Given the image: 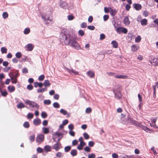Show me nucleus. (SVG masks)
<instances>
[{
	"label": "nucleus",
	"mask_w": 158,
	"mask_h": 158,
	"mask_svg": "<svg viewBox=\"0 0 158 158\" xmlns=\"http://www.w3.org/2000/svg\"><path fill=\"white\" fill-rule=\"evenodd\" d=\"M41 116L42 118H45L47 117V114L45 112L43 111L41 113Z\"/></svg>",
	"instance_id": "58836bf2"
},
{
	"label": "nucleus",
	"mask_w": 158,
	"mask_h": 158,
	"mask_svg": "<svg viewBox=\"0 0 158 158\" xmlns=\"http://www.w3.org/2000/svg\"><path fill=\"white\" fill-rule=\"evenodd\" d=\"M43 84L45 87L49 86L51 84L49 81L48 80H45Z\"/></svg>",
	"instance_id": "412c9836"
},
{
	"label": "nucleus",
	"mask_w": 158,
	"mask_h": 158,
	"mask_svg": "<svg viewBox=\"0 0 158 158\" xmlns=\"http://www.w3.org/2000/svg\"><path fill=\"white\" fill-rule=\"evenodd\" d=\"M85 151L87 152H89L90 151V148L88 146H86L84 148Z\"/></svg>",
	"instance_id": "680f3d73"
},
{
	"label": "nucleus",
	"mask_w": 158,
	"mask_h": 158,
	"mask_svg": "<svg viewBox=\"0 0 158 158\" xmlns=\"http://www.w3.org/2000/svg\"><path fill=\"white\" fill-rule=\"evenodd\" d=\"M86 73L87 75L90 78L93 77L94 76V73L92 71H88Z\"/></svg>",
	"instance_id": "6ab92c4d"
},
{
	"label": "nucleus",
	"mask_w": 158,
	"mask_h": 158,
	"mask_svg": "<svg viewBox=\"0 0 158 158\" xmlns=\"http://www.w3.org/2000/svg\"><path fill=\"white\" fill-rule=\"evenodd\" d=\"M8 13L6 12H4L2 14L3 18L6 19L8 17Z\"/></svg>",
	"instance_id": "c03bdc74"
},
{
	"label": "nucleus",
	"mask_w": 158,
	"mask_h": 158,
	"mask_svg": "<svg viewBox=\"0 0 158 158\" xmlns=\"http://www.w3.org/2000/svg\"><path fill=\"white\" fill-rule=\"evenodd\" d=\"M113 91L115 98L118 99H119L121 98L122 95L119 89H114V90Z\"/></svg>",
	"instance_id": "39448f33"
},
{
	"label": "nucleus",
	"mask_w": 158,
	"mask_h": 158,
	"mask_svg": "<svg viewBox=\"0 0 158 158\" xmlns=\"http://www.w3.org/2000/svg\"><path fill=\"white\" fill-rule=\"evenodd\" d=\"M51 147L48 145H46L44 147V149L45 151L46 152H49L51 151Z\"/></svg>",
	"instance_id": "f3484780"
},
{
	"label": "nucleus",
	"mask_w": 158,
	"mask_h": 158,
	"mask_svg": "<svg viewBox=\"0 0 158 158\" xmlns=\"http://www.w3.org/2000/svg\"><path fill=\"white\" fill-rule=\"evenodd\" d=\"M114 77L118 79H126L127 76L124 75H116L114 76Z\"/></svg>",
	"instance_id": "a211bd4d"
},
{
	"label": "nucleus",
	"mask_w": 158,
	"mask_h": 158,
	"mask_svg": "<svg viewBox=\"0 0 158 158\" xmlns=\"http://www.w3.org/2000/svg\"><path fill=\"white\" fill-rule=\"evenodd\" d=\"M60 4V6L63 8H65L67 7V3L64 1H61Z\"/></svg>",
	"instance_id": "4468645a"
},
{
	"label": "nucleus",
	"mask_w": 158,
	"mask_h": 158,
	"mask_svg": "<svg viewBox=\"0 0 158 158\" xmlns=\"http://www.w3.org/2000/svg\"><path fill=\"white\" fill-rule=\"evenodd\" d=\"M67 17L69 20H72L74 19V16L72 15H68Z\"/></svg>",
	"instance_id": "4d7b16f0"
},
{
	"label": "nucleus",
	"mask_w": 158,
	"mask_h": 158,
	"mask_svg": "<svg viewBox=\"0 0 158 158\" xmlns=\"http://www.w3.org/2000/svg\"><path fill=\"white\" fill-rule=\"evenodd\" d=\"M71 147L69 146H67L64 148V151L65 152H69L71 149Z\"/></svg>",
	"instance_id": "79ce46f5"
},
{
	"label": "nucleus",
	"mask_w": 158,
	"mask_h": 158,
	"mask_svg": "<svg viewBox=\"0 0 158 158\" xmlns=\"http://www.w3.org/2000/svg\"><path fill=\"white\" fill-rule=\"evenodd\" d=\"M139 48V47L135 45H133L131 47V50L134 52L136 51Z\"/></svg>",
	"instance_id": "4be33fe9"
},
{
	"label": "nucleus",
	"mask_w": 158,
	"mask_h": 158,
	"mask_svg": "<svg viewBox=\"0 0 158 158\" xmlns=\"http://www.w3.org/2000/svg\"><path fill=\"white\" fill-rule=\"evenodd\" d=\"M110 9V15L111 16L113 17L116 14L117 11L115 9L113 10L111 9Z\"/></svg>",
	"instance_id": "cd10ccee"
},
{
	"label": "nucleus",
	"mask_w": 158,
	"mask_h": 158,
	"mask_svg": "<svg viewBox=\"0 0 158 158\" xmlns=\"http://www.w3.org/2000/svg\"><path fill=\"white\" fill-rule=\"evenodd\" d=\"M37 151L38 152L40 153L43 152V149L40 147H38L36 149Z\"/></svg>",
	"instance_id": "864d4df0"
},
{
	"label": "nucleus",
	"mask_w": 158,
	"mask_h": 158,
	"mask_svg": "<svg viewBox=\"0 0 158 158\" xmlns=\"http://www.w3.org/2000/svg\"><path fill=\"white\" fill-rule=\"evenodd\" d=\"M23 126L25 128H28L30 126V125L29 122H25L23 124Z\"/></svg>",
	"instance_id": "72a5a7b5"
},
{
	"label": "nucleus",
	"mask_w": 158,
	"mask_h": 158,
	"mask_svg": "<svg viewBox=\"0 0 158 158\" xmlns=\"http://www.w3.org/2000/svg\"><path fill=\"white\" fill-rule=\"evenodd\" d=\"M53 106L56 108H58L60 107V105L57 102H55L53 103Z\"/></svg>",
	"instance_id": "4c0bfd02"
},
{
	"label": "nucleus",
	"mask_w": 158,
	"mask_h": 158,
	"mask_svg": "<svg viewBox=\"0 0 158 158\" xmlns=\"http://www.w3.org/2000/svg\"><path fill=\"white\" fill-rule=\"evenodd\" d=\"M60 111L61 114H63L64 115H66L67 114H68V115H69L70 114L69 113L68 114L66 110H65L63 109H61Z\"/></svg>",
	"instance_id": "b1692460"
},
{
	"label": "nucleus",
	"mask_w": 158,
	"mask_h": 158,
	"mask_svg": "<svg viewBox=\"0 0 158 158\" xmlns=\"http://www.w3.org/2000/svg\"><path fill=\"white\" fill-rule=\"evenodd\" d=\"M33 115L32 113H29L27 115V118L28 119H31L33 118Z\"/></svg>",
	"instance_id": "ea45409f"
},
{
	"label": "nucleus",
	"mask_w": 158,
	"mask_h": 158,
	"mask_svg": "<svg viewBox=\"0 0 158 158\" xmlns=\"http://www.w3.org/2000/svg\"><path fill=\"white\" fill-rule=\"evenodd\" d=\"M111 44L112 45L113 48H117L118 44L117 41L115 40H113L111 42Z\"/></svg>",
	"instance_id": "a878e982"
},
{
	"label": "nucleus",
	"mask_w": 158,
	"mask_h": 158,
	"mask_svg": "<svg viewBox=\"0 0 158 158\" xmlns=\"http://www.w3.org/2000/svg\"><path fill=\"white\" fill-rule=\"evenodd\" d=\"M143 15L145 17L148 15V13L147 10H145L143 11Z\"/></svg>",
	"instance_id": "69168bd1"
},
{
	"label": "nucleus",
	"mask_w": 158,
	"mask_h": 158,
	"mask_svg": "<svg viewBox=\"0 0 158 158\" xmlns=\"http://www.w3.org/2000/svg\"><path fill=\"white\" fill-rule=\"evenodd\" d=\"M93 17L92 16H90L89 17L88 19V21L89 23H91L93 20Z\"/></svg>",
	"instance_id": "774afa93"
},
{
	"label": "nucleus",
	"mask_w": 158,
	"mask_h": 158,
	"mask_svg": "<svg viewBox=\"0 0 158 158\" xmlns=\"http://www.w3.org/2000/svg\"><path fill=\"white\" fill-rule=\"evenodd\" d=\"M151 62L156 63V64L158 65V59L154 56L151 57Z\"/></svg>",
	"instance_id": "dca6fc26"
},
{
	"label": "nucleus",
	"mask_w": 158,
	"mask_h": 158,
	"mask_svg": "<svg viewBox=\"0 0 158 158\" xmlns=\"http://www.w3.org/2000/svg\"><path fill=\"white\" fill-rule=\"evenodd\" d=\"M91 109L90 107L87 108L85 110V113H90L91 111Z\"/></svg>",
	"instance_id": "603ef678"
},
{
	"label": "nucleus",
	"mask_w": 158,
	"mask_h": 158,
	"mask_svg": "<svg viewBox=\"0 0 158 158\" xmlns=\"http://www.w3.org/2000/svg\"><path fill=\"white\" fill-rule=\"evenodd\" d=\"M7 49L5 47H2L1 48V52L2 53H6L7 52Z\"/></svg>",
	"instance_id": "f704fd0d"
},
{
	"label": "nucleus",
	"mask_w": 158,
	"mask_h": 158,
	"mask_svg": "<svg viewBox=\"0 0 158 158\" xmlns=\"http://www.w3.org/2000/svg\"><path fill=\"white\" fill-rule=\"evenodd\" d=\"M1 95L4 96L6 97L7 95V93L6 91H2L1 93Z\"/></svg>",
	"instance_id": "13d9d810"
},
{
	"label": "nucleus",
	"mask_w": 158,
	"mask_h": 158,
	"mask_svg": "<svg viewBox=\"0 0 158 158\" xmlns=\"http://www.w3.org/2000/svg\"><path fill=\"white\" fill-rule=\"evenodd\" d=\"M45 77L44 75H40L38 77V80L40 81H42L44 80Z\"/></svg>",
	"instance_id": "a18cd8bd"
},
{
	"label": "nucleus",
	"mask_w": 158,
	"mask_h": 158,
	"mask_svg": "<svg viewBox=\"0 0 158 158\" xmlns=\"http://www.w3.org/2000/svg\"><path fill=\"white\" fill-rule=\"evenodd\" d=\"M44 139V135L42 134H39L38 135L36 139L37 142H43Z\"/></svg>",
	"instance_id": "423d86ee"
},
{
	"label": "nucleus",
	"mask_w": 158,
	"mask_h": 158,
	"mask_svg": "<svg viewBox=\"0 0 158 158\" xmlns=\"http://www.w3.org/2000/svg\"><path fill=\"white\" fill-rule=\"evenodd\" d=\"M95 28V27L94 26H89L87 27V28L90 30H93Z\"/></svg>",
	"instance_id": "5fc2aeb1"
},
{
	"label": "nucleus",
	"mask_w": 158,
	"mask_h": 158,
	"mask_svg": "<svg viewBox=\"0 0 158 158\" xmlns=\"http://www.w3.org/2000/svg\"><path fill=\"white\" fill-rule=\"evenodd\" d=\"M7 88L10 92H13L15 90V87L14 86H9Z\"/></svg>",
	"instance_id": "393cba45"
},
{
	"label": "nucleus",
	"mask_w": 158,
	"mask_h": 158,
	"mask_svg": "<svg viewBox=\"0 0 158 158\" xmlns=\"http://www.w3.org/2000/svg\"><path fill=\"white\" fill-rule=\"evenodd\" d=\"M23 73H28V69L26 68H24L22 70Z\"/></svg>",
	"instance_id": "338daca9"
},
{
	"label": "nucleus",
	"mask_w": 158,
	"mask_h": 158,
	"mask_svg": "<svg viewBox=\"0 0 158 158\" xmlns=\"http://www.w3.org/2000/svg\"><path fill=\"white\" fill-rule=\"evenodd\" d=\"M109 16L107 15H105L103 16V20L104 21H106L109 19Z\"/></svg>",
	"instance_id": "e2e57ef3"
},
{
	"label": "nucleus",
	"mask_w": 158,
	"mask_h": 158,
	"mask_svg": "<svg viewBox=\"0 0 158 158\" xmlns=\"http://www.w3.org/2000/svg\"><path fill=\"white\" fill-rule=\"evenodd\" d=\"M94 142L93 141H89L88 143V145L89 147H92L94 144Z\"/></svg>",
	"instance_id": "de8ad7c7"
},
{
	"label": "nucleus",
	"mask_w": 158,
	"mask_h": 158,
	"mask_svg": "<svg viewBox=\"0 0 158 158\" xmlns=\"http://www.w3.org/2000/svg\"><path fill=\"white\" fill-rule=\"evenodd\" d=\"M60 143H57L55 144L52 147V148L55 149L56 151H58L60 148Z\"/></svg>",
	"instance_id": "1a4fd4ad"
},
{
	"label": "nucleus",
	"mask_w": 158,
	"mask_h": 158,
	"mask_svg": "<svg viewBox=\"0 0 158 158\" xmlns=\"http://www.w3.org/2000/svg\"><path fill=\"white\" fill-rule=\"evenodd\" d=\"M70 154L73 156H76L77 154V150L76 149L72 150L70 152Z\"/></svg>",
	"instance_id": "bb28decb"
},
{
	"label": "nucleus",
	"mask_w": 158,
	"mask_h": 158,
	"mask_svg": "<svg viewBox=\"0 0 158 158\" xmlns=\"http://www.w3.org/2000/svg\"><path fill=\"white\" fill-rule=\"evenodd\" d=\"M116 32L119 34H120L122 32L124 34H126L127 32V29L123 27H118L115 29Z\"/></svg>",
	"instance_id": "20e7f679"
},
{
	"label": "nucleus",
	"mask_w": 158,
	"mask_h": 158,
	"mask_svg": "<svg viewBox=\"0 0 158 158\" xmlns=\"http://www.w3.org/2000/svg\"><path fill=\"white\" fill-rule=\"evenodd\" d=\"M85 144L86 143L85 142H81L77 147V148L79 150H82L83 149V147Z\"/></svg>",
	"instance_id": "2eb2a0df"
},
{
	"label": "nucleus",
	"mask_w": 158,
	"mask_h": 158,
	"mask_svg": "<svg viewBox=\"0 0 158 158\" xmlns=\"http://www.w3.org/2000/svg\"><path fill=\"white\" fill-rule=\"evenodd\" d=\"M22 60L24 62L26 61L30 62L31 60V59L30 58L28 57L27 56H24V57L22 58Z\"/></svg>",
	"instance_id": "7c9ffc66"
},
{
	"label": "nucleus",
	"mask_w": 158,
	"mask_h": 158,
	"mask_svg": "<svg viewBox=\"0 0 158 158\" xmlns=\"http://www.w3.org/2000/svg\"><path fill=\"white\" fill-rule=\"evenodd\" d=\"M77 36L72 31H69L66 28H63L60 35V41L66 45H69L73 48L79 50L81 49L76 40Z\"/></svg>",
	"instance_id": "f257e3e1"
},
{
	"label": "nucleus",
	"mask_w": 158,
	"mask_h": 158,
	"mask_svg": "<svg viewBox=\"0 0 158 158\" xmlns=\"http://www.w3.org/2000/svg\"><path fill=\"white\" fill-rule=\"evenodd\" d=\"M30 31V29L29 28H26L23 31V33L25 35L28 34Z\"/></svg>",
	"instance_id": "473e14b6"
},
{
	"label": "nucleus",
	"mask_w": 158,
	"mask_h": 158,
	"mask_svg": "<svg viewBox=\"0 0 158 158\" xmlns=\"http://www.w3.org/2000/svg\"><path fill=\"white\" fill-rule=\"evenodd\" d=\"M138 125L143 130L146 132H148L150 130V129L142 125L140 123H139Z\"/></svg>",
	"instance_id": "9b49d317"
},
{
	"label": "nucleus",
	"mask_w": 158,
	"mask_h": 158,
	"mask_svg": "<svg viewBox=\"0 0 158 158\" xmlns=\"http://www.w3.org/2000/svg\"><path fill=\"white\" fill-rule=\"evenodd\" d=\"M44 105H49L51 103V101L50 100H45L44 101Z\"/></svg>",
	"instance_id": "c9c22d12"
},
{
	"label": "nucleus",
	"mask_w": 158,
	"mask_h": 158,
	"mask_svg": "<svg viewBox=\"0 0 158 158\" xmlns=\"http://www.w3.org/2000/svg\"><path fill=\"white\" fill-rule=\"evenodd\" d=\"M83 135L85 139H87L89 138V136L87 133L84 132L83 133Z\"/></svg>",
	"instance_id": "49530a36"
},
{
	"label": "nucleus",
	"mask_w": 158,
	"mask_h": 158,
	"mask_svg": "<svg viewBox=\"0 0 158 158\" xmlns=\"http://www.w3.org/2000/svg\"><path fill=\"white\" fill-rule=\"evenodd\" d=\"M17 108L18 109H21L25 107L24 104L22 102H20L17 105Z\"/></svg>",
	"instance_id": "5701e85b"
},
{
	"label": "nucleus",
	"mask_w": 158,
	"mask_h": 158,
	"mask_svg": "<svg viewBox=\"0 0 158 158\" xmlns=\"http://www.w3.org/2000/svg\"><path fill=\"white\" fill-rule=\"evenodd\" d=\"M87 27V23L85 22L82 23L81 25V27L82 28H85Z\"/></svg>",
	"instance_id": "bf43d9fd"
},
{
	"label": "nucleus",
	"mask_w": 158,
	"mask_h": 158,
	"mask_svg": "<svg viewBox=\"0 0 158 158\" xmlns=\"http://www.w3.org/2000/svg\"><path fill=\"white\" fill-rule=\"evenodd\" d=\"M25 103L29 105V107L26 106V107L29 109L31 110H33V108H35L38 109L39 107V106L35 102L30 101L29 100H27L24 101Z\"/></svg>",
	"instance_id": "f03ea898"
},
{
	"label": "nucleus",
	"mask_w": 158,
	"mask_h": 158,
	"mask_svg": "<svg viewBox=\"0 0 158 158\" xmlns=\"http://www.w3.org/2000/svg\"><path fill=\"white\" fill-rule=\"evenodd\" d=\"M95 155L94 153H91V154L88 155V158H95Z\"/></svg>",
	"instance_id": "0e129e2a"
},
{
	"label": "nucleus",
	"mask_w": 158,
	"mask_h": 158,
	"mask_svg": "<svg viewBox=\"0 0 158 158\" xmlns=\"http://www.w3.org/2000/svg\"><path fill=\"white\" fill-rule=\"evenodd\" d=\"M11 68V67H6L3 68V70L5 72H7Z\"/></svg>",
	"instance_id": "3c124183"
},
{
	"label": "nucleus",
	"mask_w": 158,
	"mask_h": 158,
	"mask_svg": "<svg viewBox=\"0 0 158 158\" xmlns=\"http://www.w3.org/2000/svg\"><path fill=\"white\" fill-rule=\"evenodd\" d=\"M41 17L44 20V22L47 25H48L52 21V18H50L49 15L47 14L42 15Z\"/></svg>",
	"instance_id": "7ed1b4c3"
},
{
	"label": "nucleus",
	"mask_w": 158,
	"mask_h": 158,
	"mask_svg": "<svg viewBox=\"0 0 158 158\" xmlns=\"http://www.w3.org/2000/svg\"><path fill=\"white\" fill-rule=\"evenodd\" d=\"M33 88V86L31 85H29L27 86V89L29 90H32Z\"/></svg>",
	"instance_id": "6e6d98bb"
},
{
	"label": "nucleus",
	"mask_w": 158,
	"mask_h": 158,
	"mask_svg": "<svg viewBox=\"0 0 158 158\" xmlns=\"http://www.w3.org/2000/svg\"><path fill=\"white\" fill-rule=\"evenodd\" d=\"M43 132L44 134H47L49 132V129L48 128L43 127L42 128Z\"/></svg>",
	"instance_id": "c756f323"
},
{
	"label": "nucleus",
	"mask_w": 158,
	"mask_h": 158,
	"mask_svg": "<svg viewBox=\"0 0 158 158\" xmlns=\"http://www.w3.org/2000/svg\"><path fill=\"white\" fill-rule=\"evenodd\" d=\"M133 35L130 33H128L127 35L128 39L131 40L132 39Z\"/></svg>",
	"instance_id": "09e8293b"
},
{
	"label": "nucleus",
	"mask_w": 158,
	"mask_h": 158,
	"mask_svg": "<svg viewBox=\"0 0 158 158\" xmlns=\"http://www.w3.org/2000/svg\"><path fill=\"white\" fill-rule=\"evenodd\" d=\"M56 156L59 158H62L64 156V154L60 152H58L56 153Z\"/></svg>",
	"instance_id": "2f4dec72"
},
{
	"label": "nucleus",
	"mask_w": 158,
	"mask_h": 158,
	"mask_svg": "<svg viewBox=\"0 0 158 158\" xmlns=\"http://www.w3.org/2000/svg\"><path fill=\"white\" fill-rule=\"evenodd\" d=\"M123 22L126 25L128 26L130 24V22L128 16L125 17L123 20Z\"/></svg>",
	"instance_id": "9d476101"
},
{
	"label": "nucleus",
	"mask_w": 158,
	"mask_h": 158,
	"mask_svg": "<svg viewBox=\"0 0 158 158\" xmlns=\"http://www.w3.org/2000/svg\"><path fill=\"white\" fill-rule=\"evenodd\" d=\"M41 123L40 119L39 118L35 119L33 121V123L35 126H38L40 125Z\"/></svg>",
	"instance_id": "6e6552de"
},
{
	"label": "nucleus",
	"mask_w": 158,
	"mask_h": 158,
	"mask_svg": "<svg viewBox=\"0 0 158 158\" xmlns=\"http://www.w3.org/2000/svg\"><path fill=\"white\" fill-rule=\"evenodd\" d=\"M26 47L27 48V50L29 51H31L34 48L33 45L31 44H28L26 46Z\"/></svg>",
	"instance_id": "ddd939ff"
},
{
	"label": "nucleus",
	"mask_w": 158,
	"mask_h": 158,
	"mask_svg": "<svg viewBox=\"0 0 158 158\" xmlns=\"http://www.w3.org/2000/svg\"><path fill=\"white\" fill-rule=\"evenodd\" d=\"M133 6L137 10H140L142 8L141 5L139 4H134Z\"/></svg>",
	"instance_id": "f8f14e48"
},
{
	"label": "nucleus",
	"mask_w": 158,
	"mask_h": 158,
	"mask_svg": "<svg viewBox=\"0 0 158 158\" xmlns=\"http://www.w3.org/2000/svg\"><path fill=\"white\" fill-rule=\"evenodd\" d=\"M105 38V35L103 34H101L100 35V40H102L104 39Z\"/></svg>",
	"instance_id": "052dcab7"
},
{
	"label": "nucleus",
	"mask_w": 158,
	"mask_h": 158,
	"mask_svg": "<svg viewBox=\"0 0 158 158\" xmlns=\"http://www.w3.org/2000/svg\"><path fill=\"white\" fill-rule=\"evenodd\" d=\"M34 87L36 88L37 87H42L43 85V84L42 83H39L37 82H35L34 83Z\"/></svg>",
	"instance_id": "aec40b11"
},
{
	"label": "nucleus",
	"mask_w": 158,
	"mask_h": 158,
	"mask_svg": "<svg viewBox=\"0 0 158 158\" xmlns=\"http://www.w3.org/2000/svg\"><path fill=\"white\" fill-rule=\"evenodd\" d=\"M15 56L18 58H20L21 57L22 54L20 52H18L15 54Z\"/></svg>",
	"instance_id": "a19ab883"
},
{
	"label": "nucleus",
	"mask_w": 158,
	"mask_h": 158,
	"mask_svg": "<svg viewBox=\"0 0 158 158\" xmlns=\"http://www.w3.org/2000/svg\"><path fill=\"white\" fill-rule=\"evenodd\" d=\"M141 40V37L140 36L138 35L135 38V42L136 43H139L140 41Z\"/></svg>",
	"instance_id": "e433bc0d"
},
{
	"label": "nucleus",
	"mask_w": 158,
	"mask_h": 158,
	"mask_svg": "<svg viewBox=\"0 0 158 158\" xmlns=\"http://www.w3.org/2000/svg\"><path fill=\"white\" fill-rule=\"evenodd\" d=\"M64 69L67 71L69 73H73L75 75H79L78 72L77 71H76L75 70L73 69H70L65 66H64Z\"/></svg>",
	"instance_id": "0eeeda50"
},
{
	"label": "nucleus",
	"mask_w": 158,
	"mask_h": 158,
	"mask_svg": "<svg viewBox=\"0 0 158 158\" xmlns=\"http://www.w3.org/2000/svg\"><path fill=\"white\" fill-rule=\"evenodd\" d=\"M78 33L79 35H80L81 36H82L84 35V31L81 30H79L78 31Z\"/></svg>",
	"instance_id": "8fccbe9b"
},
{
	"label": "nucleus",
	"mask_w": 158,
	"mask_h": 158,
	"mask_svg": "<svg viewBox=\"0 0 158 158\" xmlns=\"http://www.w3.org/2000/svg\"><path fill=\"white\" fill-rule=\"evenodd\" d=\"M147 20L146 19L141 20L140 21L141 25L142 26L146 25L147 24Z\"/></svg>",
	"instance_id": "c85d7f7f"
},
{
	"label": "nucleus",
	"mask_w": 158,
	"mask_h": 158,
	"mask_svg": "<svg viewBox=\"0 0 158 158\" xmlns=\"http://www.w3.org/2000/svg\"><path fill=\"white\" fill-rule=\"evenodd\" d=\"M35 139V135H33L29 137V139L31 142H33L34 141Z\"/></svg>",
	"instance_id": "37998d69"
}]
</instances>
